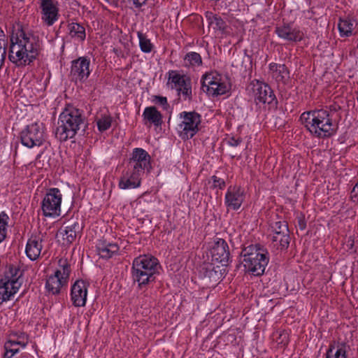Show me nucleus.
I'll use <instances>...</instances> for the list:
<instances>
[{"instance_id": "nucleus-45", "label": "nucleus", "mask_w": 358, "mask_h": 358, "mask_svg": "<svg viewBox=\"0 0 358 358\" xmlns=\"http://www.w3.org/2000/svg\"><path fill=\"white\" fill-rule=\"evenodd\" d=\"M351 198L352 199H357L358 201V182L355 185L350 193Z\"/></svg>"}, {"instance_id": "nucleus-15", "label": "nucleus", "mask_w": 358, "mask_h": 358, "mask_svg": "<svg viewBox=\"0 0 358 358\" xmlns=\"http://www.w3.org/2000/svg\"><path fill=\"white\" fill-rule=\"evenodd\" d=\"M210 253L211 260L221 264L222 266H227L230 259V253L227 243L222 238H218L212 248Z\"/></svg>"}, {"instance_id": "nucleus-19", "label": "nucleus", "mask_w": 358, "mask_h": 358, "mask_svg": "<svg viewBox=\"0 0 358 358\" xmlns=\"http://www.w3.org/2000/svg\"><path fill=\"white\" fill-rule=\"evenodd\" d=\"M141 176L140 174L127 169V171L120 178L118 186L122 189L139 187L141 182Z\"/></svg>"}, {"instance_id": "nucleus-17", "label": "nucleus", "mask_w": 358, "mask_h": 358, "mask_svg": "<svg viewBox=\"0 0 358 358\" xmlns=\"http://www.w3.org/2000/svg\"><path fill=\"white\" fill-rule=\"evenodd\" d=\"M87 295V285L82 280H78L71 287V299L73 305L76 307H83L86 303Z\"/></svg>"}, {"instance_id": "nucleus-48", "label": "nucleus", "mask_w": 358, "mask_h": 358, "mask_svg": "<svg viewBox=\"0 0 358 358\" xmlns=\"http://www.w3.org/2000/svg\"><path fill=\"white\" fill-rule=\"evenodd\" d=\"M298 225L301 230H304L306 227V223L303 218L299 217L298 219Z\"/></svg>"}, {"instance_id": "nucleus-34", "label": "nucleus", "mask_w": 358, "mask_h": 358, "mask_svg": "<svg viewBox=\"0 0 358 358\" xmlns=\"http://www.w3.org/2000/svg\"><path fill=\"white\" fill-rule=\"evenodd\" d=\"M273 77L277 82L285 83L289 78V71L285 64H279L278 71L275 73Z\"/></svg>"}, {"instance_id": "nucleus-42", "label": "nucleus", "mask_w": 358, "mask_h": 358, "mask_svg": "<svg viewBox=\"0 0 358 358\" xmlns=\"http://www.w3.org/2000/svg\"><path fill=\"white\" fill-rule=\"evenodd\" d=\"M8 220V216L4 213L2 212L0 214V231L6 232V227L7 225V220Z\"/></svg>"}, {"instance_id": "nucleus-50", "label": "nucleus", "mask_w": 358, "mask_h": 358, "mask_svg": "<svg viewBox=\"0 0 358 358\" xmlns=\"http://www.w3.org/2000/svg\"><path fill=\"white\" fill-rule=\"evenodd\" d=\"M14 355L10 352L5 350L3 358H12Z\"/></svg>"}, {"instance_id": "nucleus-32", "label": "nucleus", "mask_w": 358, "mask_h": 358, "mask_svg": "<svg viewBox=\"0 0 358 358\" xmlns=\"http://www.w3.org/2000/svg\"><path fill=\"white\" fill-rule=\"evenodd\" d=\"M137 35L139 40L141 50L145 53L150 52L153 49V45L150 40L148 38L145 34H143L141 31H138Z\"/></svg>"}, {"instance_id": "nucleus-1", "label": "nucleus", "mask_w": 358, "mask_h": 358, "mask_svg": "<svg viewBox=\"0 0 358 358\" xmlns=\"http://www.w3.org/2000/svg\"><path fill=\"white\" fill-rule=\"evenodd\" d=\"M39 50L38 36L31 30L21 27L10 38L8 59L17 66L29 65L36 59Z\"/></svg>"}, {"instance_id": "nucleus-30", "label": "nucleus", "mask_w": 358, "mask_h": 358, "mask_svg": "<svg viewBox=\"0 0 358 358\" xmlns=\"http://www.w3.org/2000/svg\"><path fill=\"white\" fill-rule=\"evenodd\" d=\"M183 65L185 67L199 66L202 64V59L201 55L196 52H189L185 55L183 59Z\"/></svg>"}, {"instance_id": "nucleus-26", "label": "nucleus", "mask_w": 358, "mask_h": 358, "mask_svg": "<svg viewBox=\"0 0 358 358\" xmlns=\"http://www.w3.org/2000/svg\"><path fill=\"white\" fill-rule=\"evenodd\" d=\"M325 358H347L346 344L345 343H338L335 350V343H331L327 351Z\"/></svg>"}, {"instance_id": "nucleus-38", "label": "nucleus", "mask_w": 358, "mask_h": 358, "mask_svg": "<svg viewBox=\"0 0 358 358\" xmlns=\"http://www.w3.org/2000/svg\"><path fill=\"white\" fill-rule=\"evenodd\" d=\"M228 90L229 89L227 85L224 83L220 82V80L218 85H217L215 91H214V95L213 96L224 94L227 92H228Z\"/></svg>"}, {"instance_id": "nucleus-2", "label": "nucleus", "mask_w": 358, "mask_h": 358, "mask_svg": "<svg viewBox=\"0 0 358 358\" xmlns=\"http://www.w3.org/2000/svg\"><path fill=\"white\" fill-rule=\"evenodd\" d=\"M86 127L83 111L68 104L59 116L55 136L62 142L66 141L75 137L80 130L85 131Z\"/></svg>"}, {"instance_id": "nucleus-6", "label": "nucleus", "mask_w": 358, "mask_h": 358, "mask_svg": "<svg viewBox=\"0 0 358 358\" xmlns=\"http://www.w3.org/2000/svg\"><path fill=\"white\" fill-rule=\"evenodd\" d=\"M23 271L19 266L9 265L0 279V303L10 300L22 284Z\"/></svg>"}, {"instance_id": "nucleus-4", "label": "nucleus", "mask_w": 358, "mask_h": 358, "mask_svg": "<svg viewBox=\"0 0 358 358\" xmlns=\"http://www.w3.org/2000/svg\"><path fill=\"white\" fill-rule=\"evenodd\" d=\"M161 268L158 259L152 255L139 256L133 261L131 278L138 286H143L155 281L156 275L159 274Z\"/></svg>"}, {"instance_id": "nucleus-52", "label": "nucleus", "mask_w": 358, "mask_h": 358, "mask_svg": "<svg viewBox=\"0 0 358 358\" xmlns=\"http://www.w3.org/2000/svg\"><path fill=\"white\" fill-rule=\"evenodd\" d=\"M105 1H107V2H108V1H109V0H105Z\"/></svg>"}, {"instance_id": "nucleus-21", "label": "nucleus", "mask_w": 358, "mask_h": 358, "mask_svg": "<svg viewBox=\"0 0 358 358\" xmlns=\"http://www.w3.org/2000/svg\"><path fill=\"white\" fill-rule=\"evenodd\" d=\"M142 117L145 124L149 123L158 127L163 123L162 115L155 106L146 107L144 109Z\"/></svg>"}, {"instance_id": "nucleus-36", "label": "nucleus", "mask_w": 358, "mask_h": 358, "mask_svg": "<svg viewBox=\"0 0 358 358\" xmlns=\"http://www.w3.org/2000/svg\"><path fill=\"white\" fill-rule=\"evenodd\" d=\"M112 123V117L110 115H103L96 121L98 129L99 131L103 132L108 129Z\"/></svg>"}, {"instance_id": "nucleus-43", "label": "nucleus", "mask_w": 358, "mask_h": 358, "mask_svg": "<svg viewBox=\"0 0 358 358\" xmlns=\"http://www.w3.org/2000/svg\"><path fill=\"white\" fill-rule=\"evenodd\" d=\"M241 142L242 138L241 137L230 136L227 139V144L232 147H237Z\"/></svg>"}, {"instance_id": "nucleus-8", "label": "nucleus", "mask_w": 358, "mask_h": 358, "mask_svg": "<svg viewBox=\"0 0 358 358\" xmlns=\"http://www.w3.org/2000/svg\"><path fill=\"white\" fill-rule=\"evenodd\" d=\"M181 122L178 124L180 136L182 139L192 138L198 131L201 115L195 111H183L180 113Z\"/></svg>"}, {"instance_id": "nucleus-14", "label": "nucleus", "mask_w": 358, "mask_h": 358, "mask_svg": "<svg viewBox=\"0 0 358 358\" xmlns=\"http://www.w3.org/2000/svg\"><path fill=\"white\" fill-rule=\"evenodd\" d=\"M38 1L43 22L48 27L53 25L59 17L57 1L54 0Z\"/></svg>"}, {"instance_id": "nucleus-33", "label": "nucleus", "mask_w": 358, "mask_h": 358, "mask_svg": "<svg viewBox=\"0 0 358 358\" xmlns=\"http://www.w3.org/2000/svg\"><path fill=\"white\" fill-rule=\"evenodd\" d=\"M27 344V342L24 341H15V340H8L4 345V349L6 351L10 352L12 355H15L19 352V348L17 345H21L24 348Z\"/></svg>"}, {"instance_id": "nucleus-28", "label": "nucleus", "mask_w": 358, "mask_h": 358, "mask_svg": "<svg viewBox=\"0 0 358 358\" xmlns=\"http://www.w3.org/2000/svg\"><path fill=\"white\" fill-rule=\"evenodd\" d=\"M69 35L79 41H84L86 37L85 27L79 23L71 22L68 24Z\"/></svg>"}, {"instance_id": "nucleus-12", "label": "nucleus", "mask_w": 358, "mask_h": 358, "mask_svg": "<svg viewBox=\"0 0 358 358\" xmlns=\"http://www.w3.org/2000/svg\"><path fill=\"white\" fill-rule=\"evenodd\" d=\"M257 103H267L270 108H277L278 100L271 87L266 83L255 80L251 83Z\"/></svg>"}, {"instance_id": "nucleus-49", "label": "nucleus", "mask_w": 358, "mask_h": 358, "mask_svg": "<svg viewBox=\"0 0 358 358\" xmlns=\"http://www.w3.org/2000/svg\"><path fill=\"white\" fill-rule=\"evenodd\" d=\"M7 39V36H6L3 30L0 27V41H3Z\"/></svg>"}, {"instance_id": "nucleus-20", "label": "nucleus", "mask_w": 358, "mask_h": 358, "mask_svg": "<svg viewBox=\"0 0 358 358\" xmlns=\"http://www.w3.org/2000/svg\"><path fill=\"white\" fill-rule=\"evenodd\" d=\"M41 242L42 240L39 236H31L28 240L25 252L30 260L34 261L39 257L43 247Z\"/></svg>"}, {"instance_id": "nucleus-7", "label": "nucleus", "mask_w": 358, "mask_h": 358, "mask_svg": "<svg viewBox=\"0 0 358 358\" xmlns=\"http://www.w3.org/2000/svg\"><path fill=\"white\" fill-rule=\"evenodd\" d=\"M45 127L43 123H32L20 133L21 143L28 148L40 147L45 141Z\"/></svg>"}, {"instance_id": "nucleus-3", "label": "nucleus", "mask_w": 358, "mask_h": 358, "mask_svg": "<svg viewBox=\"0 0 358 358\" xmlns=\"http://www.w3.org/2000/svg\"><path fill=\"white\" fill-rule=\"evenodd\" d=\"M300 120L310 133L315 137L329 138L336 132L330 113L326 110L304 112L301 115Z\"/></svg>"}, {"instance_id": "nucleus-51", "label": "nucleus", "mask_w": 358, "mask_h": 358, "mask_svg": "<svg viewBox=\"0 0 358 358\" xmlns=\"http://www.w3.org/2000/svg\"><path fill=\"white\" fill-rule=\"evenodd\" d=\"M6 238V232L0 231V243L2 242Z\"/></svg>"}, {"instance_id": "nucleus-37", "label": "nucleus", "mask_w": 358, "mask_h": 358, "mask_svg": "<svg viewBox=\"0 0 358 358\" xmlns=\"http://www.w3.org/2000/svg\"><path fill=\"white\" fill-rule=\"evenodd\" d=\"M274 234H286V231H289L288 226L285 221H278L274 222L271 226Z\"/></svg>"}, {"instance_id": "nucleus-25", "label": "nucleus", "mask_w": 358, "mask_h": 358, "mask_svg": "<svg viewBox=\"0 0 358 358\" xmlns=\"http://www.w3.org/2000/svg\"><path fill=\"white\" fill-rule=\"evenodd\" d=\"M220 79L214 77L212 74H206L202 78V89L206 91L210 96L214 95V91L216 90L217 85H218Z\"/></svg>"}, {"instance_id": "nucleus-13", "label": "nucleus", "mask_w": 358, "mask_h": 358, "mask_svg": "<svg viewBox=\"0 0 358 358\" xmlns=\"http://www.w3.org/2000/svg\"><path fill=\"white\" fill-rule=\"evenodd\" d=\"M90 66V60L86 57H80L73 60L70 72L72 80L81 83L85 82L91 72Z\"/></svg>"}, {"instance_id": "nucleus-5", "label": "nucleus", "mask_w": 358, "mask_h": 358, "mask_svg": "<svg viewBox=\"0 0 358 358\" xmlns=\"http://www.w3.org/2000/svg\"><path fill=\"white\" fill-rule=\"evenodd\" d=\"M242 264L245 271L255 275L261 276L269 262V253L260 245H250L241 252Z\"/></svg>"}, {"instance_id": "nucleus-47", "label": "nucleus", "mask_w": 358, "mask_h": 358, "mask_svg": "<svg viewBox=\"0 0 358 358\" xmlns=\"http://www.w3.org/2000/svg\"><path fill=\"white\" fill-rule=\"evenodd\" d=\"M278 66H279V64H276V63H271L269 64V70L272 72L273 76L275 75L276 71H278Z\"/></svg>"}, {"instance_id": "nucleus-31", "label": "nucleus", "mask_w": 358, "mask_h": 358, "mask_svg": "<svg viewBox=\"0 0 358 358\" xmlns=\"http://www.w3.org/2000/svg\"><path fill=\"white\" fill-rule=\"evenodd\" d=\"M290 236L289 231H286V234H274L272 237L273 243H275V245L281 250H286L289 245Z\"/></svg>"}, {"instance_id": "nucleus-22", "label": "nucleus", "mask_w": 358, "mask_h": 358, "mask_svg": "<svg viewBox=\"0 0 358 358\" xmlns=\"http://www.w3.org/2000/svg\"><path fill=\"white\" fill-rule=\"evenodd\" d=\"M117 243H113L106 240H99L96 244V250L99 255L102 259H109L119 251Z\"/></svg>"}, {"instance_id": "nucleus-27", "label": "nucleus", "mask_w": 358, "mask_h": 358, "mask_svg": "<svg viewBox=\"0 0 358 358\" xmlns=\"http://www.w3.org/2000/svg\"><path fill=\"white\" fill-rule=\"evenodd\" d=\"M206 17L210 26H212L213 29L224 31L226 29V22L223 19L212 12H206Z\"/></svg>"}, {"instance_id": "nucleus-23", "label": "nucleus", "mask_w": 358, "mask_h": 358, "mask_svg": "<svg viewBox=\"0 0 358 358\" xmlns=\"http://www.w3.org/2000/svg\"><path fill=\"white\" fill-rule=\"evenodd\" d=\"M83 229V224L78 219L76 220H69L64 230V235L66 236V241L69 243H72L76 238L78 234H80Z\"/></svg>"}, {"instance_id": "nucleus-40", "label": "nucleus", "mask_w": 358, "mask_h": 358, "mask_svg": "<svg viewBox=\"0 0 358 358\" xmlns=\"http://www.w3.org/2000/svg\"><path fill=\"white\" fill-rule=\"evenodd\" d=\"M214 187H218L220 189L224 188L226 184L224 179L217 177L216 176H212Z\"/></svg>"}, {"instance_id": "nucleus-41", "label": "nucleus", "mask_w": 358, "mask_h": 358, "mask_svg": "<svg viewBox=\"0 0 358 358\" xmlns=\"http://www.w3.org/2000/svg\"><path fill=\"white\" fill-rule=\"evenodd\" d=\"M277 342L278 344H280L283 346L287 345L289 343L288 334L286 331L280 333L278 338H277Z\"/></svg>"}, {"instance_id": "nucleus-10", "label": "nucleus", "mask_w": 358, "mask_h": 358, "mask_svg": "<svg viewBox=\"0 0 358 358\" xmlns=\"http://www.w3.org/2000/svg\"><path fill=\"white\" fill-rule=\"evenodd\" d=\"M150 156L143 148H134L127 164V169L137 174L143 176L145 171L150 172L151 169Z\"/></svg>"}, {"instance_id": "nucleus-16", "label": "nucleus", "mask_w": 358, "mask_h": 358, "mask_svg": "<svg viewBox=\"0 0 358 358\" xmlns=\"http://www.w3.org/2000/svg\"><path fill=\"white\" fill-rule=\"evenodd\" d=\"M245 199L244 190L240 186H229L225 194L224 203L229 210H238Z\"/></svg>"}, {"instance_id": "nucleus-29", "label": "nucleus", "mask_w": 358, "mask_h": 358, "mask_svg": "<svg viewBox=\"0 0 358 358\" xmlns=\"http://www.w3.org/2000/svg\"><path fill=\"white\" fill-rule=\"evenodd\" d=\"M338 27L341 36H349L354 29V20L349 17L340 18Z\"/></svg>"}, {"instance_id": "nucleus-39", "label": "nucleus", "mask_w": 358, "mask_h": 358, "mask_svg": "<svg viewBox=\"0 0 358 358\" xmlns=\"http://www.w3.org/2000/svg\"><path fill=\"white\" fill-rule=\"evenodd\" d=\"M153 101L155 103L162 106L163 109L168 110L170 108V106L167 102V99L165 96H155Z\"/></svg>"}, {"instance_id": "nucleus-44", "label": "nucleus", "mask_w": 358, "mask_h": 358, "mask_svg": "<svg viewBox=\"0 0 358 358\" xmlns=\"http://www.w3.org/2000/svg\"><path fill=\"white\" fill-rule=\"evenodd\" d=\"M11 335L15 336L17 338L16 341H24L27 342V336L23 332H15Z\"/></svg>"}, {"instance_id": "nucleus-18", "label": "nucleus", "mask_w": 358, "mask_h": 358, "mask_svg": "<svg viewBox=\"0 0 358 358\" xmlns=\"http://www.w3.org/2000/svg\"><path fill=\"white\" fill-rule=\"evenodd\" d=\"M275 32L278 37L288 42L296 43L301 41L303 38V33L289 24L277 26Z\"/></svg>"}, {"instance_id": "nucleus-11", "label": "nucleus", "mask_w": 358, "mask_h": 358, "mask_svg": "<svg viewBox=\"0 0 358 358\" xmlns=\"http://www.w3.org/2000/svg\"><path fill=\"white\" fill-rule=\"evenodd\" d=\"M169 81L172 84V88H175L178 94H181L184 100L192 101V81L191 78L185 74H180L177 71H169Z\"/></svg>"}, {"instance_id": "nucleus-24", "label": "nucleus", "mask_w": 358, "mask_h": 358, "mask_svg": "<svg viewBox=\"0 0 358 358\" xmlns=\"http://www.w3.org/2000/svg\"><path fill=\"white\" fill-rule=\"evenodd\" d=\"M59 271H55V274L50 275L46 280L45 287L49 292L52 294H57L60 292V289L66 284L64 280L59 277Z\"/></svg>"}, {"instance_id": "nucleus-46", "label": "nucleus", "mask_w": 358, "mask_h": 358, "mask_svg": "<svg viewBox=\"0 0 358 358\" xmlns=\"http://www.w3.org/2000/svg\"><path fill=\"white\" fill-rule=\"evenodd\" d=\"M136 8H140L145 5L148 0H131Z\"/></svg>"}, {"instance_id": "nucleus-9", "label": "nucleus", "mask_w": 358, "mask_h": 358, "mask_svg": "<svg viewBox=\"0 0 358 358\" xmlns=\"http://www.w3.org/2000/svg\"><path fill=\"white\" fill-rule=\"evenodd\" d=\"M62 194L58 188H50L41 202V210L45 217H55L61 213Z\"/></svg>"}, {"instance_id": "nucleus-35", "label": "nucleus", "mask_w": 358, "mask_h": 358, "mask_svg": "<svg viewBox=\"0 0 358 358\" xmlns=\"http://www.w3.org/2000/svg\"><path fill=\"white\" fill-rule=\"evenodd\" d=\"M59 266L61 267V269L57 271L60 272L59 277L61 278L62 280H64V281L67 282V280L69 277V274L71 272L70 265L68 263L67 259H59Z\"/></svg>"}]
</instances>
